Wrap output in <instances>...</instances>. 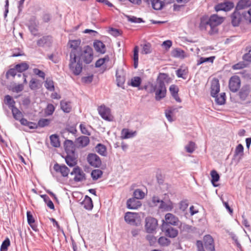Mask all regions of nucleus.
Returning a JSON list of instances; mask_svg holds the SVG:
<instances>
[{"mask_svg":"<svg viewBox=\"0 0 251 251\" xmlns=\"http://www.w3.org/2000/svg\"><path fill=\"white\" fill-rule=\"evenodd\" d=\"M209 20L210 24V29L208 31V33L209 35H213L218 32L217 26L223 22L224 19L217 15L213 14L209 17Z\"/></svg>","mask_w":251,"mask_h":251,"instance_id":"nucleus-3","label":"nucleus"},{"mask_svg":"<svg viewBox=\"0 0 251 251\" xmlns=\"http://www.w3.org/2000/svg\"><path fill=\"white\" fill-rule=\"evenodd\" d=\"M210 94L212 97H215L220 91V83L218 79L214 78L211 84Z\"/></svg>","mask_w":251,"mask_h":251,"instance_id":"nucleus-17","label":"nucleus"},{"mask_svg":"<svg viewBox=\"0 0 251 251\" xmlns=\"http://www.w3.org/2000/svg\"><path fill=\"white\" fill-rule=\"evenodd\" d=\"M188 203L187 200H183L179 202V209L182 211H185L188 207Z\"/></svg>","mask_w":251,"mask_h":251,"instance_id":"nucleus-64","label":"nucleus"},{"mask_svg":"<svg viewBox=\"0 0 251 251\" xmlns=\"http://www.w3.org/2000/svg\"><path fill=\"white\" fill-rule=\"evenodd\" d=\"M40 197L44 200L47 206L51 209H54V206L52 201L50 200V198L46 195H41Z\"/></svg>","mask_w":251,"mask_h":251,"instance_id":"nucleus-43","label":"nucleus"},{"mask_svg":"<svg viewBox=\"0 0 251 251\" xmlns=\"http://www.w3.org/2000/svg\"><path fill=\"white\" fill-rule=\"evenodd\" d=\"M231 19L233 26H237L239 25L241 20V15L238 10H236L235 8V11L231 15Z\"/></svg>","mask_w":251,"mask_h":251,"instance_id":"nucleus-20","label":"nucleus"},{"mask_svg":"<svg viewBox=\"0 0 251 251\" xmlns=\"http://www.w3.org/2000/svg\"><path fill=\"white\" fill-rule=\"evenodd\" d=\"M103 172L99 169L94 170L91 173V177L94 180H96L102 176Z\"/></svg>","mask_w":251,"mask_h":251,"instance_id":"nucleus-41","label":"nucleus"},{"mask_svg":"<svg viewBox=\"0 0 251 251\" xmlns=\"http://www.w3.org/2000/svg\"><path fill=\"white\" fill-rule=\"evenodd\" d=\"M96 151L102 156H106L107 154V149L105 146L99 143L95 147Z\"/></svg>","mask_w":251,"mask_h":251,"instance_id":"nucleus-31","label":"nucleus"},{"mask_svg":"<svg viewBox=\"0 0 251 251\" xmlns=\"http://www.w3.org/2000/svg\"><path fill=\"white\" fill-rule=\"evenodd\" d=\"M52 41V36L45 35L39 39L36 42V44L39 47H50L51 46Z\"/></svg>","mask_w":251,"mask_h":251,"instance_id":"nucleus-9","label":"nucleus"},{"mask_svg":"<svg viewBox=\"0 0 251 251\" xmlns=\"http://www.w3.org/2000/svg\"><path fill=\"white\" fill-rule=\"evenodd\" d=\"M181 232L183 233H193L196 231V228L185 223H181L179 226Z\"/></svg>","mask_w":251,"mask_h":251,"instance_id":"nucleus-23","label":"nucleus"},{"mask_svg":"<svg viewBox=\"0 0 251 251\" xmlns=\"http://www.w3.org/2000/svg\"><path fill=\"white\" fill-rule=\"evenodd\" d=\"M215 98V100L217 104L218 105H223L226 102V94L225 93H222L220 96L218 94L216 95Z\"/></svg>","mask_w":251,"mask_h":251,"instance_id":"nucleus-37","label":"nucleus"},{"mask_svg":"<svg viewBox=\"0 0 251 251\" xmlns=\"http://www.w3.org/2000/svg\"><path fill=\"white\" fill-rule=\"evenodd\" d=\"M60 107L65 113H69L72 110L71 103L70 101L61 100L60 101Z\"/></svg>","mask_w":251,"mask_h":251,"instance_id":"nucleus-32","label":"nucleus"},{"mask_svg":"<svg viewBox=\"0 0 251 251\" xmlns=\"http://www.w3.org/2000/svg\"><path fill=\"white\" fill-rule=\"evenodd\" d=\"M165 223H164L163 224H167V225H173V226H176L178 225V223L179 222V220L177 217L175 216L174 215H173L172 213H167L165 215Z\"/></svg>","mask_w":251,"mask_h":251,"instance_id":"nucleus-16","label":"nucleus"},{"mask_svg":"<svg viewBox=\"0 0 251 251\" xmlns=\"http://www.w3.org/2000/svg\"><path fill=\"white\" fill-rule=\"evenodd\" d=\"M133 196L134 198L139 200L144 198L145 194L142 190L137 189L134 191Z\"/></svg>","mask_w":251,"mask_h":251,"instance_id":"nucleus-51","label":"nucleus"},{"mask_svg":"<svg viewBox=\"0 0 251 251\" xmlns=\"http://www.w3.org/2000/svg\"><path fill=\"white\" fill-rule=\"evenodd\" d=\"M53 169L56 172H59L64 177L67 176L70 172L69 168L65 165H60L58 163H55L53 166Z\"/></svg>","mask_w":251,"mask_h":251,"instance_id":"nucleus-18","label":"nucleus"},{"mask_svg":"<svg viewBox=\"0 0 251 251\" xmlns=\"http://www.w3.org/2000/svg\"><path fill=\"white\" fill-rule=\"evenodd\" d=\"M99 114L101 118L106 121H111V110L109 107L105 105H101L98 108Z\"/></svg>","mask_w":251,"mask_h":251,"instance_id":"nucleus-11","label":"nucleus"},{"mask_svg":"<svg viewBox=\"0 0 251 251\" xmlns=\"http://www.w3.org/2000/svg\"><path fill=\"white\" fill-rule=\"evenodd\" d=\"M13 118L17 121H19L23 117L22 112L16 107L11 109Z\"/></svg>","mask_w":251,"mask_h":251,"instance_id":"nucleus-38","label":"nucleus"},{"mask_svg":"<svg viewBox=\"0 0 251 251\" xmlns=\"http://www.w3.org/2000/svg\"><path fill=\"white\" fill-rule=\"evenodd\" d=\"M160 207L168 211H171L174 207L172 202L170 201L168 203H166L164 201H161Z\"/></svg>","mask_w":251,"mask_h":251,"instance_id":"nucleus-46","label":"nucleus"},{"mask_svg":"<svg viewBox=\"0 0 251 251\" xmlns=\"http://www.w3.org/2000/svg\"><path fill=\"white\" fill-rule=\"evenodd\" d=\"M136 135V131H130L128 129L124 128L121 132L122 139H129L134 137Z\"/></svg>","mask_w":251,"mask_h":251,"instance_id":"nucleus-30","label":"nucleus"},{"mask_svg":"<svg viewBox=\"0 0 251 251\" xmlns=\"http://www.w3.org/2000/svg\"><path fill=\"white\" fill-rule=\"evenodd\" d=\"M161 229L165 233L166 236L170 238H175L178 234V230L167 224H162Z\"/></svg>","mask_w":251,"mask_h":251,"instance_id":"nucleus-10","label":"nucleus"},{"mask_svg":"<svg viewBox=\"0 0 251 251\" xmlns=\"http://www.w3.org/2000/svg\"><path fill=\"white\" fill-rule=\"evenodd\" d=\"M18 73H23L29 68V65L25 62L16 65L14 67Z\"/></svg>","mask_w":251,"mask_h":251,"instance_id":"nucleus-36","label":"nucleus"},{"mask_svg":"<svg viewBox=\"0 0 251 251\" xmlns=\"http://www.w3.org/2000/svg\"><path fill=\"white\" fill-rule=\"evenodd\" d=\"M50 144L55 148H59L60 146V142L59 136L57 134H52L50 137Z\"/></svg>","mask_w":251,"mask_h":251,"instance_id":"nucleus-33","label":"nucleus"},{"mask_svg":"<svg viewBox=\"0 0 251 251\" xmlns=\"http://www.w3.org/2000/svg\"><path fill=\"white\" fill-rule=\"evenodd\" d=\"M234 7V3L231 1H226L218 4L215 7L216 11H228Z\"/></svg>","mask_w":251,"mask_h":251,"instance_id":"nucleus-13","label":"nucleus"},{"mask_svg":"<svg viewBox=\"0 0 251 251\" xmlns=\"http://www.w3.org/2000/svg\"><path fill=\"white\" fill-rule=\"evenodd\" d=\"M141 82L142 79L140 77L135 76L131 78V81L128 84L133 87H138L140 86Z\"/></svg>","mask_w":251,"mask_h":251,"instance_id":"nucleus-39","label":"nucleus"},{"mask_svg":"<svg viewBox=\"0 0 251 251\" xmlns=\"http://www.w3.org/2000/svg\"><path fill=\"white\" fill-rule=\"evenodd\" d=\"M117 84L119 87H121L124 88V85L125 82V76L120 74V72L118 71L116 73Z\"/></svg>","mask_w":251,"mask_h":251,"instance_id":"nucleus-35","label":"nucleus"},{"mask_svg":"<svg viewBox=\"0 0 251 251\" xmlns=\"http://www.w3.org/2000/svg\"><path fill=\"white\" fill-rule=\"evenodd\" d=\"M44 86L46 88L50 91L52 92L54 90V82L50 78H47L45 82Z\"/></svg>","mask_w":251,"mask_h":251,"instance_id":"nucleus-40","label":"nucleus"},{"mask_svg":"<svg viewBox=\"0 0 251 251\" xmlns=\"http://www.w3.org/2000/svg\"><path fill=\"white\" fill-rule=\"evenodd\" d=\"M80 44L81 40L80 39L70 40L69 41L68 45H69L70 48L72 49L70 53L69 60H71L72 64L75 63V55H76L78 51H79V50L83 48L79 47Z\"/></svg>","mask_w":251,"mask_h":251,"instance_id":"nucleus-4","label":"nucleus"},{"mask_svg":"<svg viewBox=\"0 0 251 251\" xmlns=\"http://www.w3.org/2000/svg\"><path fill=\"white\" fill-rule=\"evenodd\" d=\"M50 123V120L46 119H41L39 120L37 124L38 126L43 127L49 125Z\"/></svg>","mask_w":251,"mask_h":251,"instance_id":"nucleus-56","label":"nucleus"},{"mask_svg":"<svg viewBox=\"0 0 251 251\" xmlns=\"http://www.w3.org/2000/svg\"><path fill=\"white\" fill-rule=\"evenodd\" d=\"M71 176H74L75 182H81L86 180V175L83 170L78 166H75L70 173Z\"/></svg>","mask_w":251,"mask_h":251,"instance_id":"nucleus-5","label":"nucleus"},{"mask_svg":"<svg viewBox=\"0 0 251 251\" xmlns=\"http://www.w3.org/2000/svg\"><path fill=\"white\" fill-rule=\"evenodd\" d=\"M128 21L134 23H140L143 22V21L142 19L140 18H136L134 16H127Z\"/></svg>","mask_w":251,"mask_h":251,"instance_id":"nucleus-62","label":"nucleus"},{"mask_svg":"<svg viewBox=\"0 0 251 251\" xmlns=\"http://www.w3.org/2000/svg\"><path fill=\"white\" fill-rule=\"evenodd\" d=\"M24 88V86L23 84H19L14 86H10L8 89L13 92L19 93L22 92Z\"/></svg>","mask_w":251,"mask_h":251,"instance_id":"nucleus-47","label":"nucleus"},{"mask_svg":"<svg viewBox=\"0 0 251 251\" xmlns=\"http://www.w3.org/2000/svg\"><path fill=\"white\" fill-rule=\"evenodd\" d=\"M93 46L97 52L104 54L106 52V47L102 42L96 40L93 43Z\"/></svg>","mask_w":251,"mask_h":251,"instance_id":"nucleus-21","label":"nucleus"},{"mask_svg":"<svg viewBox=\"0 0 251 251\" xmlns=\"http://www.w3.org/2000/svg\"><path fill=\"white\" fill-rule=\"evenodd\" d=\"M251 6V0H240L236 6V10H241Z\"/></svg>","mask_w":251,"mask_h":251,"instance_id":"nucleus-27","label":"nucleus"},{"mask_svg":"<svg viewBox=\"0 0 251 251\" xmlns=\"http://www.w3.org/2000/svg\"><path fill=\"white\" fill-rule=\"evenodd\" d=\"M246 67V64L244 62H240L232 66V68L233 70H240L243 69Z\"/></svg>","mask_w":251,"mask_h":251,"instance_id":"nucleus-59","label":"nucleus"},{"mask_svg":"<svg viewBox=\"0 0 251 251\" xmlns=\"http://www.w3.org/2000/svg\"><path fill=\"white\" fill-rule=\"evenodd\" d=\"M64 149L67 153H74L75 151L74 143L70 140H66L64 143Z\"/></svg>","mask_w":251,"mask_h":251,"instance_id":"nucleus-26","label":"nucleus"},{"mask_svg":"<svg viewBox=\"0 0 251 251\" xmlns=\"http://www.w3.org/2000/svg\"><path fill=\"white\" fill-rule=\"evenodd\" d=\"M109 61V57L108 55H106L103 58H100L96 62L95 67L100 68L105 62H108Z\"/></svg>","mask_w":251,"mask_h":251,"instance_id":"nucleus-45","label":"nucleus"},{"mask_svg":"<svg viewBox=\"0 0 251 251\" xmlns=\"http://www.w3.org/2000/svg\"><path fill=\"white\" fill-rule=\"evenodd\" d=\"M87 159L89 164L93 167L99 168L101 165V159L96 153H89Z\"/></svg>","mask_w":251,"mask_h":251,"instance_id":"nucleus-7","label":"nucleus"},{"mask_svg":"<svg viewBox=\"0 0 251 251\" xmlns=\"http://www.w3.org/2000/svg\"><path fill=\"white\" fill-rule=\"evenodd\" d=\"M158 243L162 246H168L169 245L170 241L167 238L164 237H160L158 239Z\"/></svg>","mask_w":251,"mask_h":251,"instance_id":"nucleus-57","label":"nucleus"},{"mask_svg":"<svg viewBox=\"0 0 251 251\" xmlns=\"http://www.w3.org/2000/svg\"><path fill=\"white\" fill-rule=\"evenodd\" d=\"M81 205L86 210H90L93 207V201L90 197L85 196L84 200L81 202Z\"/></svg>","mask_w":251,"mask_h":251,"instance_id":"nucleus-24","label":"nucleus"},{"mask_svg":"<svg viewBox=\"0 0 251 251\" xmlns=\"http://www.w3.org/2000/svg\"><path fill=\"white\" fill-rule=\"evenodd\" d=\"M146 239L149 241L151 246L154 245L157 242V238L152 235H147Z\"/></svg>","mask_w":251,"mask_h":251,"instance_id":"nucleus-58","label":"nucleus"},{"mask_svg":"<svg viewBox=\"0 0 251 251\" xmlns=\"http://www.w3.org/2000/svg\"><path fill=\"white\" fill-rule=\"evenodd\" d=\"M250 92V87L249 85H246L243 86L239 93L240 99L245 100L249 95Z\"/></svg>","mask_w":251,"mask_h":251,"instance_id":"nucleus-28","label":"nucleus"},{"mask_svg":"<svg viewBox=\"0 0 251 251\" xmlns=\"http://www.w3.org/2000/svg\"><path fill=\"white\" fill-rule=\"evenodd\" d=\"M90 142L89 137L85 136H81L77 138L75 143L79 147H84L87 146Z\"/></svg>","mask_w":251,"mask_h":251,"instance_id":"nucleus-25","label":"nucleus"},{"mask_svg":"<svg viewBox=\"0 0 251 251\" xmlns=\"http://www.w3.org/2000/svg\"><path fill=\"white\" fill-rule=\"evenodd\" d=\"M243 152L244 147L242 144H240L238 145H237L235 148V150L234 151V156H236L240 155L241 156H243Z\"/></svg>","mask_w":251,"mask_h":251,"instance_id":"nucleus-52","label":"nucleus"},{"mask_svg":"<svg viewBox=\"0 0 251 251\" xmlns=\"http://www.w3.org/2000/svg\"><path fill=\"white\" fill-rule=\"evenodd\" d=\"M203 242L205 248L206 250L209 251H214V240L211 235H205L203 237Z\"/></svg>","mask_w":251,"mask_h":251,"instance_id":"nucleus-14","label":"nucleus"},{"mask_svg":"<svg viewBox=\"0 0 251 251\" xmlns=\"http://www.w3.org/2000/svg\"><path fill=\"white\" fill-rule=\"evenodd\" d=\"M210 175L211 176V182L213 186L215 187L217 186V185L215 184V182H216L219 180L220 176L218 173L215 170H212L211 171Z\"/></svg>","mask_w":251,"mask_h":251,"instance_id":"nucleus-42","label":"nucleus"},{"mask_svg":"<svg viewBox=\"0 0 251 251\" xmlns=\"http://www.w3.org/2000/svg\"><path fill=\"white\" fill-rule=\"evenodd\" d=\"M4 103L7 105L9 108H15V101L12 99V97L10 95H7L4 96Z\"/></svg>","mask_w":251,"mask_h":251,"instance_id":"nucleus-34","label":"nucleus"},{"mask_svg":"<svg viewBox=\"0 0 251 251\" xmlns=\"http://www.w3.org/2000/svg\"><path fill=\"white\" fill-rule=\"evenodd\" d=\"M184 51L179 49H176L172 51V55L173 56L175 57H179V58H184Z\"/></svg>","mask_w":251,"mask_h":251,"instance_id":"nucleus-44","label":"nucleus"},{"mask_svg":"<svg viewBox=\"0 0 251 251\" xmlns=\"http://www.w3.org/2000/svg\"><path fill=\"white\" fill-rule=\"evenodd\" d=\"M55 110V107L52 104H48L45 110V113L47 116L51 115Z\"/></svg>","mask_w":251,"mask_h":251,"instance_id":"nucleus-53","label":"nucleus"},{"mask_svg":"<svg viewBox=\"0 0 251 251\" xmlns=\"http://www.w3.org/2000/svg\"><path fill=\"white\" fill-rule=\"evenodd\" d=\"M147 1L155 10L162 9L165 5L164 2L160 0H147Z\"/></svg>","mask_w":251,"mask_h":251,"instance_id":"nucleus-22","label":"nucleus"},{"mask_svg":"<svg viewBox=\"0 0 251 251\" xmlns=\"http://www.w3.org/2000/svg\"><path fill=\"white\" fill-rule=\"evenodd\" d=\"M27 25L32 35L34 36L39 35V34L37 33L38 23L35 16H32L30 18Z\"/></svg>","mask_w":251,"mask_h":251,"instance_id":"nucleus-8","label":"nucleus"},{"mask_svg":"<svg viewBox=\"0 0 251 251\" xmlns=\"http://www.w3.org/2000/svg\"><path fill=\"white\" fill-rule=\"evenodd\" d=\"M10 245V241L8 238H6L2 243L0 251H7Z\"/></svg>","mask_w":251,"mask_h":251,"instance_id":"nucleus-50","label":"nucleus"},{"mask_svg":"<svg viewBox=\"0 0 251 251\" xmlns=\"http://www.w3.org/2000/svg\"><path fill=\"white\" fill-rule=\"evenodd\" d=\"M215 58V56H210L209 57H206V58L201 57L198 60L197 65H199L203 63L207 62H211L212 63L214 61Z\"/></svg>","mask_w":251,"mask_h":251,"instance_id":"nucleus-49","label":"nucleus"},{"mask_svg":"<svg viewBox=\"0 0 251 251\" xmlns=\"http://www.w3.org/2000/svg\"><path fill=\"white\" fill-rule=\"evenodd\" d=\"M65 161L67 164L70 167L75 166L76 164L75 159L69 155H67L66 157Z\"/></svg>","mask_w":251,"mask_h":251,"instance_id":"nucleus-54","label":"nucleus"},{"mask_svg":"<svg viewBox=\"0 0 251 251\" xmlns=\"http://www.w3.org/2000/svg\"><path fill=\"white\" fill-rule=\"evenodd\" d=\"M126 205L128 209H135L140 207L142 204L138 200L133 197L127 201Z\"/></svg>","mask_w":251,"mask_h":251,"instance_id":"nucleus-19","label":"nucleus"},{"mask_svg":"<svg viewBox=\"0 0 251 251\" xmlns=\"http://www.w3.org/2000/svg\"><path fill=\"white\" fill-rule=\"evenodd\" d=\"M208 26L210 27L209 17L207 15H204L200 18L199 28L201 31L203 32L207 30V28Z\"/></svg>","mask_w":251,"mask_h":251,"instance_id":"nucleus-15","label":"nucleus"},{"mask_svg":"<svg viewBox=\"0 0 251 251\" xmlns=\"http://www.w3.org/2000/svg\"><path fill=\"white\" fill-rule=\"evenodd\" d=\"M93 58V49L89 46H85L75 55V63L72 64L71 60H69V69L74 75H78L82 71V62L89 64L92 62Z\"/></svg>","mask_w":251,"mask_h":251,"instance_id":"nucleus-1","label":"nucleus"},{"mask_svg":"<svg viewBox=\"0 0 251 251\" xmlns=\"http://www.w3.org/2000/svg\"><path fill=\"white\" fill-rule=\"evenodd\" d=\"M136 213L128 212L126 213L125 216V220L128 224L133 225L135 224L136 222Z\"/></svg>","mask_w":251,"mask_h":251,"instance_id":"nucleus-29","label":"nucleus"},{"mask_svg":"<svg viewBox=\"0 0 251 251\" xmlns=\"http://www.w3.org/2000/svg\"><path fill=\"white\" fill-rule=\"evenodd\" d=\"M240 79L237 76H232L229 81V88L232 92H236L240 87Z\"/></svg>","mask_w":251,"mask_h":251,"instance_id":"nucleus-12","label":"nucleus"},{"mask_svg":"<svg viewBox=\"0 0 251 251\" xmlns=\"http://www.w3.org/2000/svg\"><path fill=\"white\" fill-rule=\"evenodd\" d=\"M93 75H91L88 76H83L81 78V81L84 83H90L93 80Z\"/></svg>","mask_w":251,"mask_h":251,"instance_id":"nucleus-61","label":"nucleus"},{"mask_svg":"<svg viewBox=\"0 0 251 251\" xmlns=\"http://www.w3.org/2000/svg\"><path fill=\"white\" fill-rule=\"evenodd\" d=\"M169 90L172 96H174L175 95L178 94V88L177 86L176 85H171L170 87Z\"/></svg>","mask_w":251,"mask_h":251,"instance_id":"nucleus-63","label":"nucleus"},{"mask_svg":"<svg viewBox=\"0 0 251 251\" xmlns=\"http://www.w3.org/2000/svg\"><path fill=\"white\" fill-rule=\"evenodd\" d=\"M145 229L146 231L149 233H153L156 229L158 223L156 219L148 217L145 220Z\"/></svg>","mask_w":251,"mask_h":251,"instance_id":"nucleus-6","label":"nucleus"},{"mask_svg":"<svg viewBox=\"0 0 251 251\" xmlns=\"http://www.w3.org/2000/svg\"><path fill=\"white\" fill-rule=\"evenodd\" d=\"M17 71L15 67L13 68H11L9 69L5 75L6 78L8 79L10 76H12V77H14L17 75Z\"/></svg>","mask_w":251,"mask_h":251,"instance_id":"nucleus-55","label":"nucleus"},{"mask_svg":"<svg viewBox=\"0 0 251 251\" xmlns=\"http://www.w3.org/2000/svg\"><path fill=\"white\" fill-rule=\"evenodd\" d=\"M186 151L188 153H193L196 149V144L194 142L190 141L185 147Z\"/></svg>","mask_w":251,"mask_h":251,"instance_id":"nucleus-48","label":"nucleus"},{"mask_svg":"<svg viewBox=\"0 0 251 251\" xmlns=\"http://www.w3.org/2000/svg\"><path fill=\"white\" fill-rule=\"evenodd\" d=\"M29 86L31 90L36 89L38 87L37 80L35 78H32L29 81Z\"/></svg>","mask_w":251,"mask_h":251,"instance_id":"nucleus-60","label":"nucleus"},{"mask_svg":"<svg viewBox=\"0 0 251 251\" xmlns=\"http://www.w3.org/2000/svg\"><path fill=\"white\" fill-rule=\"evenodd\" d=\"M170 78L169 75L165 73H159L156 79V83L155 85H151L150 93H155V99L157 101H159L166 97L167 89L166 83L170 82Z\"/></svg>","mask_w":251,"mask_h":251,"instance_id":"nucleus-2","label":"nucleus"}]
</instances>
